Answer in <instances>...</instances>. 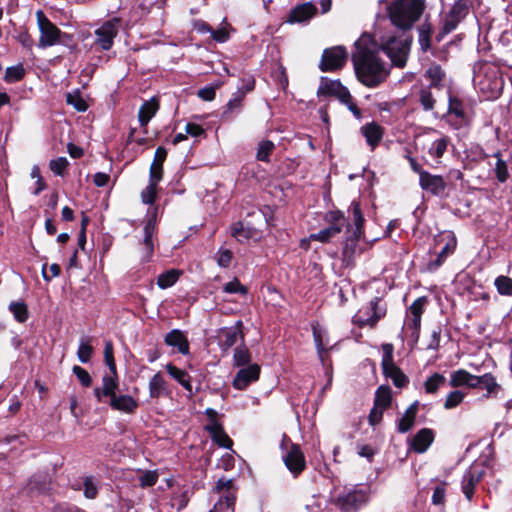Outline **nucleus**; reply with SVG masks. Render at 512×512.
<instances>
[{
  "label": "nucleus",
  "mask_w": 512,
  "mask_h": 512,
  "mask_svg": "<svg viewBox=\"0 0 512 512\" xmlns=\"http://www.w3.org/2000/svg\"><path fill=\"white\" fill-rule=\"evenodd\" d=\"M352 61L357 79L365 86L374 88L386 80L390 66L383 62L371 43L369 36H362L355 42Z\"/></svg>",
  "instance_id": "1"
},
{
  "label": "nucleus",
  "mask_w": 512,
  "mask_h": 512,
  "mask_svg": "<svg viewBox=\"0 0 512 512\" xmlns=\"http://www.w3.org/2000/svg\"><path fill=\"white\" fill-rule=\"evenodd\" d=\"M118 387L117 377L104 375L101 386H96L93 390L94 397L98 403L108 404L113 410L133 414L138 408V402L128 394L117 395Z\"/></svg>",
  "instance_id": "2"
},
{
  "label": "nucleus",
  "mask_w": 512,
  "mask_h": 512,
  "mask_svg": "<svg viewBox=\"0 0 512 512\" xmlns=\"http://www.w3.org/2000/svg\"><path fill=\"white\" fill-rule=\"evenodd\" d=\"M473 84L487 99L498 98L504 88L500 69L489 63L474 65Z\"/></svg>",
  "instance_id": "3"
},
{
  "label": "nucleus",
  "mask_w": 512,
  "mask_h": 512,
  "mask_svg": "<svg viewBox=\"0 0 512 512\" xmlns=\"http://www.w3.org/2000/svg\"><path fill=\"white\" fill-rule=\"evenodd\" d=\"M423 10V0H390L388 5L391 23L400 30L411 29Z\"/></svg>",
  "instance_id": "4"
},
{
  "label": "nucleus",
  "mask_w": 512,
  "mask_h": 512,
  "mask_svg": "<svg viewBox=\"0 0 512 512\" xmlns=\"http://www.w3.org/2000/svg\"><path fill=\"white\" fill-rule=\"evenodd\" d=\"M408 30L387 33L380 38L381 50L390 58L393 65L404 67L407 61L412 38Z\"/></svg>",
  "instance_id": "5"
},
{
  "label": "nucleus",
  "mask_w": 512,
  "mask_h": 512,
  "mask_svg": "<svg viewBox=\"0 0 512 512\" xmlns=\"http://www.w3.org/2000/svg\"><path fill=\"white\" fill-rule=\"evenodd\" d=\"M371 489L368 485L344 487L337 495L335 504L342 512H358L370 499Z\"/></svg>",
  "instance_id": "6"
},
{
  "label": "nucleus",
  "mask_w": 512,
  "mask_h": 512,
  "mask_svg": "<svg viewBox=\"0 0 512 512\" xmlns=\"http://www.w3.org/2000/svg\"><path fill=\"white\" fill-rule=\"evenodd\" d=\"M37 24L40 31L38 47L45 49L59 43L61 30L53 24L42 10L36 12Z\"/></svg>",
  "instance_id": "7"
},
{
  "label": "nucleus",
  "mask_w": 512,
  "mask_h": 512,
  "mask_svg": "<svg viewBox=\"0 0 512 512\" xmlns=\"http://www.w3.org/2000/svg\"><path fill=\"white\" fill-rule=\"evenodd\" d=\"M348 58V53L345 47L335 46L327 48L323 51L319 68L323 72L335 71L341 69Z\"/></svg>",
  "instance_id": "8"
},
{
  "label": "nucleus",
  "mask_w": 512,
  "mask_h": 512,
  "mask_svg": "<svg viewBox=\"0 0 512 512\" xmlns=\"http://www.w3.org/2000/svg\"><path fill=\"white\" fill-rule=\"evenodd\" d=\"M120 22V18L114 17L97 28L94 32L95 44L104 51L110 50L114 44V39L118 35V25Z\"/></svg>",
  "instance_id": "9"
},
{
  "label": "nucleus",
  "mask_w": 512,
  "mask_h": 512,
  "mask_svg": "<svg viewBox=\"0 0 512 512\" xmlns=\"http://www.w3.org/2000/svg\"><path fill=\"white\" fill-rule=\"evenodd\" d=\"M484 475L485 468L479 463L471 465L465 471L462 477L461 489L467 500H472L475 487L483 479Z\"/></svg>",
  "instance_id": "10"
},
{
  "label": "nucleus",
  "mask_w": 512,
  "mask_h": 512,
  "mask_svg": "<svg viewBox=\"0 0 512 512\" xmlns=\"http://www.w3.org/2000/svg\"><path fill=\"white\" fill-rule=\"evenodd\" d=\"M317 95L318 97L333 96L341 102L346 101L350 97V92L339 80L321 77Z\"/></svg>",
  "instance_id": "11"
},
{
  "label": "nucleus",
  "mask_w": 512,
  "mask_h": 512,
  "mask_svg": "<svg viewBox=\"0 0 512 512\" xmlns=\"http://www.w3.org/2000/svg\"><path fill=\"white\" fill-rule=\"evenodd\" d=\"M385 315V310L378 307V299L375 298L370 302V306L365 310H359L353 317V322L360 327H373L379 319Z\"/></svg>",
  "instance_id": "12"
},
{
  "label": "nucleus",
  "mask_w": 512,
  "mask_h": 512,
  "mask_svg": "<svg viewBox=\"0 0 512 512\" xmlns=\"http://www.w3.org/2000/svg\"><path fill=\"white\" fill-rule=\"evenodd\" d=\"M230 235L239 243H246L250 240L259 241L262 238V232L251 225L249 222L237 221L230 226Z\"/></svg>",
  "instance_id": "13"
},
{
  "label": "nucleus",
  "mask_w": 512,
  "mask_h": 512,
  "mask_svg": "<svg viewBox=\"0 0 512 512\" xmlns=\"http://www.w3.org/2000/svg\"><path fill=\"white\" fill-rule=\"evenodd\" d=\"M468 5L466 0H457L443 21V33L448 34L466 17Z\"/></svg>",
  "instance_id": "14"
},
{
  "label": "nucleus",
  "mask_w": 512,
  "mask_h": 512,
  "mask_svg": "<svg viewBox=\"0 0 512 512\" xmlns=\"http://www.w3.org/2000/svg\"><path fill=\"white\" fill-rule=\"evenodd\" d=\"M260 370V366L257 363L241 367L233 379V387L237 390L246 389L251 383L259 379Z\"/></svg>",
  "instance_id": "15"
},
{
  "label": "nucleus",
  "mask_w": 512,
  "mask_h": 512,
  "mask_svg": "<svg viewBox=\"0 0 512 512\" xmlns=\"http://www.w3.org/2000/svg\"><path fill=\"white\" fill-rule=\"evenodd\" d=\"M283 460L287 469L297 477L305 468L306 461L300 447L291 444L288 452L283 455Z\"/></svg>",
  "instance_id": "16"
},
{
  "label": "nucleus",
  "mask_w": 512,
  "mask_h": 512,
  "mask_svg": "<svg viewBox=\"0 0 512 512\" xmlns=\"http://www.w3.org/2000/svg\"><path fill=\"white\" fill-rule=\"evenodd\" d=\"M312 334L317 350L318 358L322 365H326V356L329 350L333 348L329 343V337L324 328L316 324L312 326Z\"/></svg>",
  "instance_id": "17"
},
{
  "label": "nucleus",
  "mask_w": 512,
  "mask_h": 512,
  "mask_svg": "<svg viewBox=\"0 0 512 512\" xmlns=\"http://www.w3.org/2000/svg\"><path fill=\"white\" fill-rule=\"evenodd\" d=\"M242 327L243 323L239 320L234 326L224 327L219 331V341L222 350L225 351L234 346L239 337L243 339Z\"/></svg>",
  "instance_id": "18"
},
{
  "label": "nucleus",
  "mask_w": 512,
  "mask_h": 512,
  "mask_svg": "<svg viewBox=\"0 0 512 512\" xmlns=\"http://www.w3.org/2000/svg\"><path fill=\"white\" fill-rule=\"evenodd\" d=\"M317 13V8L312 2H305L293 8L287 17L290 24L306 23Z\"/></svg>",
  "instance_id": "19"
},
{
  "label": "nucleus",
  "mask_w": 512,
  "mask_h": 512,
  "mask_svg": "<svg viewBox=\"0 0 512 512\" xmlns=\"http://www.w3.org/2000/svg\"><path fill=\"white\" fill-rule=\"evenodd\" d=\"M156 230V220L154 217H150L147 219L144 225V239L142 242L143 251L141 260L142 262H149L152 258L154 252V244H153V235Z\"/></svg>",
  "instance_id": "20"
},
{
  "label": "nucleus",
  "mask_w": 512,
  "mask_h": 512,
  "mask_svg": "<svg viewBox=\"0 0 512 512\" xmlns=\"http://www.w3.org/2000/svg\"><path fill=\"white\" fill-rule=\"evenodd\" d=\"M419 185L423 190L429 191L437 196L443 194L446 189V183L442 176L433 175L427 171L421 173Z\"/></svg>",
  "instance_id": "21"
},
{
  "label": "nucleus",
  "mask_w": 512,
  "mask_h": 512,
  "mask_svg": "<svg viewBox=\"0 0 512 512\" xmlns=\"http://www.w3.org/2000/svg\"><path fill=\"white\" fill-rule=\"evenodd\" d=\"M149 396L151 399L170 397L171 389L161 372L155 373L148 383Z\"/></svg>",
  "instance_id": "22"
},
{
  "label": "nucleus",
  "mask_w": 512,
  "mask_h": 512,
  "mask_svg": "<svg viewBox=\"0 0 512 512\" xmlns=\"http://www.w3.org/2000/svg\"><path fill=\"white\" fill-rule=\"evenodd\" d=\"M428 299L425 296L418 297L407 309L405 326H421V318Z\"/></svg>",
  "instance_id": "23"
},
{
  "label": "nucleus",
  "mask_w": 512,
  "mask_h": 512,
  "mask_svg": "<svg viewBox=\"0 0 512 512\" xmlns=\"http://www.w3.org/2000/svg\"><path fill=\"white\" fill-rule=\"evenodd\" d=\"M434 432L432 429L423 428L413 437L410 447L417 453H424L434 441Z\"/></svg>",
  "instance_id": "24"
},
{
  "label": "nucleus",
  "mask_w": 512,
  "mask_h": 512,
  "mask_svg": "<svg viewBox=\"0 0 512 512\" xmlns=\"http://www.w3.org/2000/svg\"><path fill=\"white\" fill-rule=\"evenodd\" d=\"M360 131L371 150L378 146L384 134L383 128L375 122L365 124Z\"/></svg>",
  "instance_id": "25"
},
{
  "label": "nucleus",
  "mask_w": 512,
  "mask_h": 512,
  "mask_svg": "<svg viewBox=\"0 0 512 512\" xmlns=\"http://www.w3.org/2000/svg\"><path fill=\"white\" fill-rule=\"evenodd\" d=\"M166 370L168 374L188 392V396L191 398L194 392L191 384V377L188 372L171 363L166 365Z\"/></svg>",
  "instance_id": "26"
},
{
  "label": "nucleus",
  "mask_w": 512,
  "mask_h": 512,
  "mask_svg": "<svg viewBox=\"0 0 512 512\" xmlns=\"http://www.w3.org/2000/svg\"><path fill=\"white\" fill-rule=\"evenodd\" d=\"M164 341L168 346L176 347L182 355L189 353V342L183 332L178 329H174L166 334Z\"/></svg>",
  "instance_id": "27"
},
{
  "label": "nucleus",
  "mask_w": 512,
  "mask_h": 512,
  "mask_svg": "<svg viewBox=\"0 0 512 512\" xmlns=\"http://www.w3.org/2000/svg\"><path fill=\"white\" fill-rule=\"evenodd\" d=\"M419 402L414 401L405 411V413L397 420V430L400 433L408 432L415 423Z\"/></svg>",
  "instance_id": "28"
},
{
  "label": "nucleus",
  "mask_w": 512,
  "mask_h": 512,
  "mask_svg": "<svg viewBox=\"0 0 512 512\" xmlns=\"http://www.w3.org/2000/svg\"><path fill=\"white\" fill-rule=\"evenodd\" d=\"M476 375H472L464 369H459L451 373L449 385L451 387L467 386L476 388Z\"/></svg>",
  "instance_id": "29"
},
{
  "label": "nucleus",
  "mask_w": 512,
  "mask_h": 512,
  "mask_svg": "<svg viewBox=\"0 0 512 512\" xmlns=\"http://www.w3.org/2000/svg\"><path fill=\"white\" fill-rule=\"evenodd\" d=\"M476 380V388H484L487 391L484 397H495L498 394L500 385L492 374L485 373L484 375L476 376Z\"/></svg>",
  "instance_id": "30"
},
{
  "label": "nucleus",
  "mask_w": 512,
  "mask_h": 512,
  "mask_svg": "<svg viewBox=\"0 0 512 512\" xmlns=\"http://www.w3.org/2000/svg\"><path fill=\"white\" fill-rule=\"evenodd\" d=\"M382 368L384 375L390 378L396 387L402 388L407 385V376L394 363L382 366Z\"/></svg>",
  "instance_id": "31"
},
{
  "label": "nucleus",
  "mask_w": 512,
  "mask_h": 512,
  "mask_svg": "<svg viewBox=\"0 0 512 512\" xmlns=\"http://www.w3.org/2000/svg\"><path fill=\"white\" fill-rule=\"evenodd\" d=\"M159 108L158 101L153 97L148 101H145L138 112V119L141 126H145L156 114Z\"/></svg>",
  "instance_id": "32"
},
{
  "label": "nucleus",
  "mask_w": 512,
  "mask_h": 512,
  "mask_svg": "<svg viewBox=\"0 0 512 512\" xmlns=\"http://www.w3.org/2000/svg\"><path fill=\"white\" fill-rule=\"evenodd\" d=\"M235 502V492H228L220 496L219 500L214 504L213 509L209 512H235Z\"/></svg>",
  "instance_id": "33"
},
{
  "label": "nucleus",
  "mask_w": 512,
  "mask_h": 512,
  "mask_svg": "<svg viewBox=\"0 0 512 512\" xmlns=\"http://www.w3.org/2000/svg\"><path fill=\"white\" fill-rule=\"evenodd\" d=\"M180 275L181 271L177 269H171L161 273L157 278V285L161 289H167L178 281Z\"/></svg>",
  "instance_id": "34"
},
{
  "label": "nucleus",
  "mask_w": 512,
  "mask_h": 512,
  "mask_svg": "<svg viewBox=\"0 0 512 512\" xmlns=\"http://www.w3.org/2000/svg\"><path fill=\"white\" fill-rule=\"evenodd\" d=\"M448 113L455 115L460 125L465 121V110L462 101L451 94L448 96Z\"/></svg>",
  "instance_id": "35"
},
{
  "label": "nucleus",
  "mask_w": 512,
  "mask_h": 512,
  "mask_svg": "<svg viewBox=\"0 0 512 512\" xmlns=\"http://www.w3.org/2000/svg\"><path fill=\"white\" fill-rule=\"evenodd\" d=\"M449 139L446 136L434 140L428 148V154L433 159H440L447 150Z\"/></svg>",
  "instance_id": "36"
},
{
  "label": "nucleus",
  "mask_w": 512,
  "mask_h": 512,
  "mask_svg": "<svg viewBox=\"0 0 512 512\" xmlns=\"http://www.w3.org/2000/svg\"><path fill=\"white\" fill-rule=\"evenodd\" d=\"M251 363V353L245 345H241L234 350L233 365L236 367H247Z\"/></svg>",
  "instance_id": "37"
},
{
  "label": "nucleus",
  "mask_w": 512,
  "mask_h": 512,
  "mask_svg": "<svg viewBox=\"0 0 512 512\" xmlns=\"http://www.w3.org/2000/svg\"><path fill=\"white\" fill-rule=\"evenodd\" d=\"M66 102L68 105H71L78 112H85L88 109V104L82 97L79 89L67 93Z\"/></svg>",
  "instance_id": "38"
},
{
  "label": "nucleus",
  "mask_w": 512,
  "mask_h": 512,
  "mask_svg": "<svg viewBox=\"0 0 512 512\" xmlns=\"http://www.w3.org/2000/svg\"><path fill=\"white\" fill-rule=\"evenodd\" d=\"M426 76L430 79V87L439 88L441 81L445 77V72L438 64H433L426 71Z\"/></svg>",
  "instance_id": "39"
},
{
  "label": "nucleus",
  "mask_w": 512,
  "mask_h": 512,
  "mask_svg": "<svg viewBox=\"0 0 512 512\" xmlns=\"http://www.w3.org/2000/svg\"><path fill=\"white\" fill-rule=\"evenodd\" d=\"M342 231V225L331 224L329 227L312 234L311 238L321 242H327Z\"/></svg>",
  "instance_id": "40"
},
{
  "label": "nucleus",
  "mask_w": 512,
  "mask_h": 512,
  "mask_svg": "<svg viewBox=\"0 0 512 512\" xmlns=\"http://www.w3.org/2000/svg\"><path fill=\"white\" fill-rule=\"evenodd\" d=\"M391 403V391L389 387L380 386L375 395V406L386 409L390 406Z\"/></svg>",
  "instance_id": "41"
},
{
  "label": "nucleus",
  "mask_w": 512,
  "mask_h": 512,
  "mask_svg": "<svg viewBox=\"0 0 512 512\" xmlns=\"http://www.w3.org/2000/svg\"><path fill=\"white\" fill-rule=\"evenodd\" d=\"M93 347L89 338H81L77 350V357L81 363H88L92 357Z\"/></svg>",
  "instance_id": "42"
},
{
  "label": "nucleus",
  "mask_w": 512,
  "mask_h": 512,
  "mask_svg": "<svg viewBox=\"0 0 512 512\" xmlns=\"http://www.w3.org/2000/svg\"><path fill=\"white\" fill-rule=\"evenodd\" d=\"M25 76V69L22 64L10 66L6 69L4 81L7 83H15L22 80Z\"/></svg>",
  "instance_id": "43"
},
{
  "label": "nucleus",
  "mask_w": 512,
  "mask_h": 512,
  "mask_svg": "<svg viewBox=\"0 0 512 512\" xmlns=\"http://www.w3.org/2000/svg\"><path fill=\"white\" fill-rule=\"evenodd\" d=\"M446 379L442 374H432L424 383L425 392L434 394L445 383Z\"/></svg>",
  "instance_id": "44"
},
{
  "label": "nucleus",
  "mask_w": 512,
  "mask_h": 512,
  "mask_svg": "<svg viewBox=\"0 0 512 512\" xmlns=\"http://www.w3.org/2000/svg\"><path fill=\"white\" fill-rule=\"evenodd\" d=\"M9 310L13 314L15 320L19 323H24L28 319L27 305L23 302H12L9 305Z\"/></svg>",
  "instance_id": "45"
},
{
  "label": "nucleus",
  "mask_w": 512,
  "mask_h": 512,
  "mask_svg": "<svg viewBox=\"0 0 512 512\" xmlns=\"http://www.w3.org/2000/svg\"><path fill=\"white\" fill-rule=\"evenodd\" d=\"M84 496L88 499L96 498L98 494L99 482L93 476H86L83 479Z\"/></svg>",
  "instance_id": "46"
},
{
  "label": "nucleus",
  "mask_w": 512,
  "mask_h": 512,
  "mask_svg": "<svg viewBox=\"0 0 512 512\" xmlns=\"http://www.w3.org/2000/svg\"><path fill=\"white\" fill-rule=\"evenodd\" d=\"M432 87H425L419 91V102L425 111H431L435 105V98L431 93Z\"/></svg>",
  "instance_id": "47"
},
{
  "label": "nucleus",
  "mask_w": 512,
  "mask_h": 512,
  "mask_svg": "<svg viewBox=\"0 0 512 512\" xmlns=\"http://www.w3.org/2000/svg\"><path fill=\"white\" fill-rule=\"evenodd\" d=\"M495 286L499 294L504 296L512 295V279L507 276H498L495 279Z\"/></svg>",
  "instance_id": "48"
},
{
  "label": "nucleus",
  "mask_w": 512,
  "mask_h": 512,
  "mask_svg": "<svg viewBox=\"0 0 512 512\" xmlns=\"http://www.w3.org/2000/svg\"><path fill=\"white\" fill-rule=\"evenodd\" d=\"M68 165L69 161L66 157H58L49 162L50 170L57 176H63Z\"/></svg>",
  "instance_id": "49"
},
{
  "label": "nucleus",
  "mask_w": 512,
  "mask_h": 512,
  "mask_svg": "<svg viewBox=\"0 0 512 512\" xmlns=\"http://www.w3.org/2000/svg\"><path fill=\"white\" fill-rule=\"evenodd\" d=\"M244 97H245V91L235 92L233 94L232 98L228 101V103L226 105V110L224 111V115H227L229 112L239 111Z\"/></svg>",
  "instance_id": "50"
},
{
  "label": "nucleus",
  "mask_w": 512,
  "mask_h": 512,
  "mask_svg": "<svg viewBox=\"0 0 512 512\" xmlns=\"http://www.w3.org/2000/svg\"><path fill=\"white\" fill-rule=\"evenodd\" d=\"M104 359L106 365L109 367L110 373L108 375H113L117 377L116 364L113 356V345L111 342H107L104 347Z\"/></svg>",
  "instance_id": "51"
},
{
  "label": "nucleus",
  "mask_w": 512,
  "mask_h": 512,
  "mask_svg": "<svg viewBox=\"0 0 512 512\" xmlns=\"http://www.w3.org/2000/svg\"><path fill=\"white\" fill-rule=\"evenodd\" d=\"M465 394L462 391L454 390L450 392L444 402L445 409H452L457 407L464 399Z\"/></svg>",
  "instance_id": "52"
},
{
  "label": "nucleus",
  "mask_w": 512,
  "mask_h": 512,
  "mask_svg": "<svg viewBox=\"0 0 512 512\" xmlns=\"http://www.w3.org/2000/svg\"><path fill=\"white\" fill-rule=\"evenodd\" d=\"M353 215V221L356 227V233H361L362 226L364 224V217L362 215L360 205L358 202L353 201L349 209Z\"/></svg>",
  "instance_id": "53"
},
{
  "label": "nucleus",
  "mask_w": 512,
  "mask_h": 512,
  "mask_svg": "<svg viewBox=\"0 0 512 512\" xmlns=\"http://www.w3.org/2000/svg\"><path fill=\"white\" fill-rule=\"evenodd\" d=\"M223 291L228 294H241L246 295L247 294V288L240 283V281L237 278H234L230 282L226 283L223 286Z\"/></svg>",
  "instance_id": "54"
},
{
  "label": "nucleus",
  "mask_w": 512,
  "mask_h": 512,
  "mask_svg": "<svg viewBox=\"0 0 512 512\" xmlns=\"http://www.w3.org/2000/svg\"><path fill=\"white\" fill-rule=\"evenodd\" d=\"M274 147V143L269 140L260 142L257 151V159L260 161L268 162L269 155L273 151Z\"/></svg>",
  "instance_id": "55"
},
{
  "label": "nucleus",
  "mask_w": 512,
  "mask_h": 512,
  "mask_svg": "<svg viewBox=\"0 0 512 512\" xmlns=\"http://www.w3.org/2000/svg\"><path fill=\"white\" fill-rule=\"evenodd\" d=\"M189 499V492L188 490H185L179 493H174L171 498V503L172 506L177 509V511H180L187 506Z\"/></svg>",
  "instance_id": "56"
},
{
  "label": "nucleus",
  "mask_w": 512,
  "mask_h": 512,
  "mask_svg": "<svg viewBox=\"0 0 512 512\" xmlns=\"http://www.w3.org/2000/svg\"><path fill=\"white\" fill-rule=\"evenodd\" d=\"M158 481V473L152 470H146L139 477V485L147 488L155 485Z\"/></svg>",
  "instance_id": "57"
},
{
  "label": "nucleus",
  "mask_w": 512,
  "mask_h": 512,
  "mask_svg": "<svg viewBox=\"0 0 512 512\" xmlns=\"http://www.w3.org/2000/svg\"><path fill=\"white\" fill-rule=\"evenodd\" d=\"M495 156L498 158V160L496 162V167H495L496 178H497V180L499 182L504 183L508 179V177H509L507 165L500 158V154L499 153H497Z\"/></svg>",
  "instance_id": "58"
},
{
  "label": "nucleus",
  "mask_w": 512,
  "mask_h": 512,
  "mask_svg": "<svg viewBox=\"0 0 512 512\" xmlns=\"http://www.w3.org/2000/svg\"><path fill=\"white\" fill-rule=\"evenodd\" d=\"M418 41L423 51H427L430 48V28L428 26H420Z\"/></svg>",
  "instance_id": "59"
},
{
  "label": "nucleus",
  "mask_w": 512,
  "mask_h": 512,
  "mask_svg": "<svg viewBox=\"0 0 512 512\" xmlns=\"http://www.w3.org/2000/svg\"><path fill=\"white\" fill-rule=\"evenodd\" d=\"M156 184L150 183L147 185V187L142 191L141 198L142 202L148 205H151L154 203L156 198Z\"/></svg>",
  "instance_id": "60"
},
{
  "label": "nucleus",
  "mask_w": 512,
  "mask_h": 512,
  "mask_svg": "<svg viewBox=\"0 0 512 512\" xmlns=\"http://www.w3.org/2000/svg\"><path fill=\"white\" fill-rule=\"evenodd\" d=\"M162 174L163 165L161 163H152L149 171V182L157 185L162 179Z\"/></svg>",
  "instance_id": "61"
},
{
  "label": "nucleus",
  "mask_w": 512,
  "mask_h": 512,
  "mask_svg": "<svg viewBox=\"0 0 512 512\" xmlns=\"http://www.w3.org/2000/svg\"><path fill=\"white\" fill-rule=\"evenodd\" d=\"M73 373L76 375L80 383L85 386L89 387L92 383V378L90 374L82 367L80 366H74L73 367Z\"/></svg>",
  "instance_id": "62"
},
{
  "label": "nucleus",
  "mask_w": 512,
  "mask_h": 512,
  "mask_svg": "<svg viewBox=\"0 0 512 512\" xmlns=\"http://www.w3.org/2000/svg\"><path fill=\"white\" fill-rule=\"evenodd\" d=\"M217 263L220 267L227 268L232 260V252L229 249H219L216 254Z\"/></svg>",
  "instance_id": "63"
},
{
  "label": "nucleus",
  "mask_w": 512,
  "mask_h": 512,
  "mask_svg": "<svg viewBox=\"0 0 512 512\" xmlns=\"http://www.w3.org/2000/svg\"><path fill=\"white\" fill-rule=\"evenodd\" d=\"M234 482L232 479L220 478L217 483L215 489L221 495H225L228 492H235L233 490Z\"/></svg>",
  "instance_id": "64"
}]
</instances>
